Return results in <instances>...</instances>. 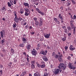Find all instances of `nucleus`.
<instances>
[{
  "label": "nucleus",
  "mask_w": 76,
  "mask_h": 76,
  "mask_svg": "<svg viewBox=\"0 0 76 76\" xmlns=\"http://www.w3.org/2000/svg\"><path fill=\"white\" fill-rule=\"evenodd\" d=\"M58 69H62L63 70H64L66 69V66L64 65V64L63 63H61L59 64V66H58Z\"/></svg>",
  "instance_id": "obj_1"
},
{
  "label": "nucleus",
  "mask_w": 76,
  "mask_h": 76,
  "mask_svg": "<svg viewBox=\"0 0 76 76\" xmlns=\"http://www.w3.org/2000/svg\"><path fill=\"white\" fill-rule=\"evenodd\" d=\"M24 10H25V13L24 14V15L25 16H28L29 14H30V13L31 12H30V11L29 10V9L28 8H25Z\"/></svg>",
  "instance_id": "obj_2"
},
{
  "label": "nucleus",
  "mask_w": 76,
  "mask_h": 76,
  "mask_svg": "<svg viewBox=\"0 0 76 76\" xmlns=\"http://www.w3.org/2000/svg\"><path fill=\"white\" fill-rule=\"evenodd\" d=\"M68 66L69 68H70L71 69H74L75 68V67H74L73 66V63H69Z\"/></svg>",
  "instance_id": "obj_3"
},
{
  "label": "nucleus",
  "mask_w": 76,
  "mask_h": 76,
  "mask_svg": "<svg viewBox=\"0 0 76 76\" xmlns=\"http://www.w3.org/2000/svg\"><path fill=\"white\" fill-rule=\"evenodd\" d=\"M15 18H14V20L16 22V23H18L19 22V18H18V17H17V15L16 14H15Z\"/></svg>",
  "instance_id": "obj_4"
},
{
  "label": "nucleus",
  "mask_w": 76,
  "mask_h": 76,
  "mask_svg": "<svg viewBox=\"0 0 76 76\" xmlns=\"http://www.w3.org/2000/svg\"><path fill=\"white\" fill-rule=\"evenodd\" d=\"M31 53L32 55L36 56L37 53V51L35 50V49H33L32 51H31Z\"/></svg>",
  "instance_id": "obj_5"
},
{
  "label": "nucleus",
  "mask_w": 76,
  "mask_h": 76,
  "mask_svg": "<svg viewBox=\"0 0 76 76\" xmlns=\"http://www.w3.org/2000/svg\"><path fill=\"white\" fill-rule=\"evenodd\" d=\"M41 76V74L40 73V72L37 71L36 72V73L34 74V76Z\"/></svg>",
  "instance_id": "obj_6"
},
{
  "label": "nucleus",
  "mask_w": 76,
  "mask_h": 76,
  "mask_svg": "<svg viewBox=\"0 0 76 76\" xmlns=\"http://www.w3.org/2000/svg\"><path fill=\"white\" fill-rule=\"evenodd\" d=\"M52 56L53 57H54L55 58H57L58 57V54H56V53H54V52H53L52 53Z\"/></svg>",
  "instance_id": "obj_7"
},
{
  "label": "nucleus",
  "mask_w": 76,
  "mask_h": 76,
  "mask_svg": "<svg viewBox=\"0 0 76 76\" xmlns=\"http://www.w3.org/2000/svg\"><path fill=\"white\" fill-rule=\"evenodd\" d=\"M58 56L57 58H62V57H63V55L61 53H60L58 52Z\"/></svg>",
  "instance_id": "obj_8"
},
{
  "label": "nucleus",
  "mask_w": 76,
  "mask_h": 76,
  "mask_svg": "<svg viewBox=\"0 0 76 76\" xmlns=\"http://www.w3.org/2000/svg\"><path fill=\"white\" fill-rule=\"evenodd\" d=\"M43 60L44 61H47L48 60V59L47 56H44L42 57Z\"/></svg>",
  "instance_id": "obj_9"
},
{
  "label": "nucleus",
  "mask_w": 76,
  "mask_h": 76,
  "mask_svg": "<svg viewBox=\"0 0 76 76\" xmlns=\"http://www.w3.org/2000/svg\"><path fill=\"white\" fill-rule=\"evenodd\" d=\"M59 71H60V70L58 69H55L54 72L55 75H57V74H58V73H59Z\"/></svg>",
  "instance_id": "obj_10"
},
{
  "label": "nucleus",
  "mask_w": 76,
  "mask_h": 76,
  "mask_svg": "<svg viewBox=\"0 0 76 76\" xmlns=\"http://www.w3.org/2000/svg\"><path fill=\"white\" fill-rule=\"evenodd\" d=\"M63 15H61V14L59 13L58 15V17L61 20H63Z\"/></svg>",
  "instance_id": "obj_11"
},
{
  "label": "nucleus",
  "mask_w": 76,
  "mask_h": 76,
  "mask_svg": "<svg viewBox=\"0 0 76 76\" xmlns=\"http://www.w3.org/2000/svg\"><path fill=\"white\" fill-rule=\"evenodd\" d=\"M23 4L24 6H26V7H27V8H29V4H28V3H26V2H24L23 3Z\"/></svg>",
  "instance_id": "obj_12"
},
{
  "label": "nucleus",
  "mask_w": 76,
  "mask_h": 76,
  "mask_svg": "<svg viewBox=\"0 0 76 76\" xmlns=\"http://www.w3.org/2000/svg\"><path fill=\"white\" fill-rule=\"evenodd\" d=\"M73 45H71L69 47V50H71V51H73L75 49V48H73Z\"/></svg>",
  "instance_id": "obj_13"
},
{
  "label": "nucleus",
  "mask_w": 76,
  "mask_h": 76,
  "mask_svg": "<svg viewBox=\"0 0 76 76\" xmlns=\"http://www.w3.org/2000/svg\"><path fill=\"white\" fill-rule=\"evenodd\" d=\"M50 34H46L45 35H44V36L46 38H48L49 37H50Z\"/></svg>",
  "instance_id": "obj_14"
},
{
  "label": "nucleus",
  "mask_w": 76,
  "mask_h": 76,
  "mask_svg": "<svg viewBox=\"0 0 76 76\" xmlns=\"http://www.w3.org/2000/svg\"><path fill=\"white\" fill-rule=\"evenodd\" d=\"M26 39L24 37H23L22 38V41L23 42V43L25 44L26 42L27 41Z\"/></svg>",
  "instance_id": "obj_15"
},
{
  "label": "nucleus",
  "mask_w": 76,
  "mask_h": 76,
  "mask_svg": "<svg viewBox=\"0 0 76 76\" xmlns=\"http://www.w3.org/2000/svg\"><path fill=\"white\" fill-rule=\"evenodd\" d=\"M40 53L41 54H43L44 55V56H45L46 54V53H45V52L44 51H41L40 52Z\"/></svg>",
  "instance_id": "obj_16"
},
{
  "label": "nucleus",
  "mask_w": 76,
  "mask_h": 76,
  "mask_svg": "<svg viewBox=\"0 0 76 76\" xmlns=\"http://www.w3.org/2000/svg\"><path fill=\"white\" fill-rule=\"evenodd\" d=\"M20 13L21 14H22L24 13V10L22 8L20 9Z\"/></svg>",
  "instance_id": "obj_17"
},
{
  "label": "nucleus",
  "mask_w": 76,
  "mask_h": 76,
  "mask_svg": "<svg viewBox=\"0 0 76 76\" xmlns=\"http://www.w3.org/2000/svg\"><path fill=\"white\" fill-rule=\"evenodd\" d=\"M6 11V9L4 7H3L1 10L2 12H4Z\"/></svg>",
  "instance_id": "obj_18"
},
{
  "label": "nucleus",
  "mask_w": 76,
  "mask_h": 76,
  "mask_svg": "<svg viewBox=\"0 0 76 76\" xmlns=\"http://www.w3.org/2000/svg\"><path fill=\"white\" fill-rule=\"evenodd\" d=\"M31 46L30 44H29L28 45H27V46H26L27 50H29V49L30 48H31Z\"/></svg>",
  "instance_id": "obj_19"
},
{
  "label": "nucleus",
  "mask_w": 76,
  "mask_h": 76,
  "mask_svg": "<svg viewBox=\"0 0 76 76\" xmlns=\"http://www.w3.org/2000/svg\"><path fill=\"white\" fill-rule=\"evenodd\" d=\"M0 34H1V38H3V35H4V34L3 32L2 31H0Z\"/></svg>",
  "instance_id": "obj_20"
},
{
  "label": "nucleus",
  "mask_w": 76,
  "mask_h": 76,
  "mask_svg": "<svg viewBox=\"0 0 76 76\" xmlns=\"http://www.w3.org/2000/svg\"><path fill=\"white\" fill-rule=\"evenodd\" d=\"M58 58L59 61L61 63L63 61V59L61 58Z\"/></svg>",
  "instance_id": "obj_21"
},
{
  "label": "nucleus",
  "mask_w": 76,
  "mask_h": 76,
  "mask_svg": "<svg viewBox=\"0 0 76 76\" xmlns=\"http://www.w3.org/2000/svg\"><path fill=\"white\" fill-rule=\"evenodd\" d=\"M19 20L21 22H23V20L21 18H19Z\"/></svg>",
  "instance_id": "obj_22"
},
{
  "label": "nucleus",
  "mask_w": 76,
  "mask_h": 76,
  "mask_svg": "<svg viewBox=\"0 0 76 76\" xmlns=\"http://www.w3.org/2000/svg\"><path fill=\"white\" fill-rule=\"evenodd\" d=\"M67 29L68 30H69V31H71L72 30V27L70 26H68L67 27Z\"/></svg>",
  "instance_id": "obj_23"
},
{
  "label": "nucleus",
  "mask_w": 76,
  "mask_h": 76,
  "mask_svg": "<svg viewBox=\"0 0 76 76\" xmlns=\"http://www.w3.org/2000/svg\"><path fill=\"white\" fill-rule=\"evenodd\" d=\"M66 4L67 6H70V4H71V2L70 1L67 2H66Z\"/></svg>",
  "instance_id": "obj_24"
},
{
  "label": "nucleus",
  "mask_w": 76,
  "mask_h": 76,
  "mask_svg": "<svg viewBox=\"0 0 76 76\" xmlns=\"http://www.w3.org/2000/svg\"><path fill=\"white\" fill-rule=\"evenodd\" d=\"M13 27L14 28L16 27V23H14L13 25Z\"/></svg>",
  "instance_id": "obj_25"
},
{
  "label": "nucleus",
  "mask_w": 76,
  "mask_h": 76,
  "mask_svg": "<svg viewBox=\"0 0 76 76\" xmlns=\"http://www.w3.org/2000/svg\"><path fill=\"white\" fill-rule=\"evenodd\" d=\"M35 24L36 26H38L39 25V22L38 21H35Z\"/></svg>",
  "instance_id": "obj_26"
},
{
  "label": "nucleus",
  "mask_w": 76,
  "mask_h": 76,
  "mask_svg": "<svg viewBox=\"0 0 76 76\" xmlns=\"http://www.w3.org/2000/svg\"><path fill=\"white\" fill-rule=\"evenodd\" d=\"M31 64H35V61L33 60L31 61Z\"/></svg>",
  "instance_id": "obj_27"
},
{
  "label": "nucleus",
  "mask_w": 76,
  "mask_h": 76,
  "mask_svg": "<svg viewBox=\"0 0 76 76\" xmlns=\"http://www.w3.org/2000/svg\"><path fill=\"white\" fill-rule=\"evenodd\" d=\"M70 26L72 28V29H73L74 28V26L72 23H70Z\"/></svg>",
  "instance_id": "obj_28"
},
{
  "label": "nucleus",
  "mask_w": 76,
  "mask_h": 76,
  "mask_svg": "<svg viewBox=\"0 0 76 76\" xmlns=\"http://www.w3.org/2000/svg\"><path fill=\"white\" fill-rule=\"evenodd\" d=\"M45 67V64H42L41 66V68H44Z\"/></svg>",
  "instance_id": "obj_29"
},
{
  "label": "nucleus",
  "mask_w": 76,
  "mask_h": 76,
  "mask_svg": "<svg viewBox=\"0 0 76 76\" xmlns=\"http://www.w3.org/2000/svg\"><path fill=\"white\" fill-rule=\"evenodd\" d=\"M66 37H65L64 38H62V41H66Z\"/></svg>",
  "instance_id": "obj_30"
},
{
  "label": "nucleus",
  "mask_w": 76,
  "mask_h": 76,
  "mask_svg": "<svg viewBox=\"0 0 76 76\" xmlns=\"http://www.w3.org/2000/svg\"><path fill=\"white\" fill-rule=\"evenodd\" d=\"M19 46L20 47H24V45L23 43H22L21 44H20L19 45Z\"/></svg>",
  "instance_id": "obj_31"
},
{
  "label": "nucleus",
  "mask_w": 76,
  "mask_h": 76,
  "mask_svg": "<svg viewBox=\"0 0 76 76\" xmlns=\"http://www.w3.org/2000/svg\"><path fill=\"white\" fill-rule=\"evenodd\" d=\"M36 10L38 12V13H39V11H40L39 9L38 8H36Z\"/></svg>",
  "instance_id": "obj_32"
},
{
  "label": "nucleus",
  "mask_w": 76,
  "mask_h": 76,
  "mask_svg": "<svg viewBox=\"0 0 76 76\" xmlns=\"http://www.w3.org/2000/svg\"><path fill=\"white\" fill-rule=\"evenodd\" d=\"M39 13H40V14L42 15H44V14L42 12L40 11H39Z\"/></svg>",
  "instance_id": "obj_33"
},
{
  "label": "nucleus",
  "mask_w": 76,
  "mask_h": 76,
  "mask_svg": "<svg viewBox=\"0 0 76 76\" xmlns=\"http://www.w3.org/2000/svg\"><path fill=\"white\" fill-rule=\"evenodd\" d=\"M31 68L33 69H34L35 68V65H34V64H32Z\"/></svg>",
  "instance_id": "obj_34"
},
{
  "label": "nucleus",
  "mask_w": 76,
  "mask_h": 76,
  "mask_svg": "<svg viewBox=\"0 0 76 76\" xmlns=\"http://www.w3.org/2000/svg\"><path fill=\"white\" fill-rule=\"evenodd\" d=\"M7 4L8 7H11V6H12V5H11V4H10V2H8Z\"/></svg>",
  "instance_id": "obj_35"
},
{
  "label": "nucleus",
  "mask_w": 76,
  "mask_h": 76,
  "mask_svg": "<svg viewBox=\"0 0 76 76\" xmlns=\"http://www.w3.org/2000/svg\"><path fill=\"white\" fill-rule=\"evenodd\" d=\"M33 20H34V21L35 22H36L37 21V18L36 17H34L33 18Z\"/></svg>",
  "instance_id": "obj_36"
},
{
  "label": "nucleus",
  "mask_w": 76,
  "mask_h": 76,
  "mask_svg": "<svg viewBox=\"0 0 76 76\" xmlns=\"http://www.w3.org/2000/svg\"><path fill=\"white\" fill-rule=\"evenodd\" d=\"M22 74V75L23 76H24V75H25L26 74V72H23L21 74Z\"/></svg>",
  "instance_id": "obj_37"
},
{
  "label": "nucleus",
  "mask_w": 76,
  "mask_h": 76,
  "mask_svg": "<svg viewBox=\"0 0 76 76\" xmlns=\"http://www.w3.org/2000/svg\"><path fill=\"white\" fill-rule=\"evenodd\" d=\"M42 21L39 22V26H42Z\"/></svg>",
  "instance_id": "obj_38"
},
{
  "label": "nucleus",
  "mask_w": 76,
  "mask_h": 76,
  "mask_svg": "<svg viewBox=\"0 0 76 76\" xmlns=\"http://www.w3.org/2000/svg\"><path fill=\"white\" fill-rule=\"evenodd\" d=\"M73 29H74L73 30V33H74V34H75V31H76V27H74Z\"/></svg>",
  "instance_id": "obj_39"
},
{
  "label": "nucleus",
  "mask_w": 76,
  "mask_h": 76,
  "mask_svg": "<svg viewBox=\"0 0 76 76\" xmlns=\"http://www.w3.org/2000/svg\"><path fill=\"white\" fill-rule=\"evenodd\" d=\"M64 48L65 49V50L66 51L67 50V49H68V47L67 46H65L64 47Z\"/></svg>",
  "instance_id": "obj_40"
},
{
  "label": "nucleus",
  "mask_w": 76,
  "mask_h": 76,
  "mask_svg": "<svg viewBox=\"0 0 76 76\" xmlns=\"http://www.w3.org/2000/svg\"><path fill=\"white\" fill-rule=\"evenodd\" d=\"M10 3L11 4V5H13V1H11V0L10 1Z\"/></svg>",
  "instance_id": "obj_41"
},
{
  "label": "nucleus",
  "mask_w": 76,
  "mask_h": 76,
  "mask_svg": "<svg viewBox=\"0 0 76 76\" xmlns=\"http://www.w3.org/2000/svg\"><path fill=\"white\" fill-rule=\"evenodd\" d=\"M72 4H76V2H75V1H74V0H72Z\"/></svg>",
  "instance_id": "obj_42"
},
{
  "label": "nucleus",
  "mask_w": 76,
  "mask_h": 76,
  "mask_svg": "<svg viewBox=\"0 0 76 76\" xmlns=\"http://www.w3.org/2000/svg\"><path fill=\"white\" fill-rule=\"evenodd\" d=\"M71 58V57L69 56L67 58V59L68 60H70V58Z\"/></svg>",
  "instance_id": "obj_43"
},
{
  "label": "nucleus",
  "mask_w": 76,
  "mask_h": 76,
  "mask_svg": "<svg viewBox=\"0 0 76 76\" xmlns=\"http://www.w3.org/2000/svg\"><path fill=\"white\" fill-rule=\"evenodd\" d=\"M25 28H26V29H28V28H29V26L28 25H27L25 26Z\"/></svg>",
  "instance_id": "obj_44"
},
{
  "label": "nucleus",
  "mask_w": 76,
  "mask_h": 76,
  "mask_svg": "<svg viewBox=\"0 0 76 76\" xmlns=\"http://www.w3.org/2000/svg\"><path fill=\"white\" fill-rule=\"evenodd\" d=\"M11 53H14V52H15V50L13 49H11Z\"/></svg>",
  "instance_id": "obj_45"
},
{
  "label": "nucleus",
  "mask_w": 76,
  "mask_h": 76,
  "mask_svg": "<svg viewBox=\"0 0 76 76\" xmlns=\"http://www.w3.org/2000/svg\"><path fill=\"white\" fill-rule=\"evenodd\" d=\"M62 28L64 29H66V27L64 26H62Z\"/></svg>",
  "instance_id": "obj_46"
},
{
  "label": "nucleus",
  "mask_w": 76,
  "mask_h": 76,
  "mask_svg": "<svg viewBox=\"0 0 76 76\" xmlns=\"http://www.w3.org/2000/svg\"><path fill=\"white\" fill-rule=\"evenodd\" d=\"M1 42L2 43H4V42H5V41H4V39H3L1 41Z\"/></svg>",
  "instance_id": "obj_47"
},
{
  "label": "nucleus",
  "mask_w": 76,
  "mask_h": 76,
  "mask_svg": "<svg viewBox=\"0 0 76 76\" xmlns=\"http://www.w3.org/2000/svg\"><path fill=\"white\" fill-rule=\"evenodd\" d=\"M73 18V20L75 19L76 18V16L75 15H74Z\"/></svg>",
  "instance_id": "obj_48"
},
{
  "label": "nucleus",
  "mask_w": 76,
  "mask_h": 76,
  "mask_svg": "<svg viewBox=\"0 0 76 76\" xmlns=\"http://www.w3.org/2000/svg\"><path fill=\"white\" fill-rule=\"evenodd\" d=\"M42 18H39V22H42Z\"/></svg>",
  "instance_id": "obj_49"
},
{
  "label": "nucleus",
  "mask_w": 76,
  "mask_h": 76,
  "mask_svg": "<svg viewBox=\"0 0 76 76\" xmlns=\"http://www.w3.org/2000/svg\"><path fill=\"white\" fill-rule=\"evenodd\" d=\"M68 36H69V37H70V36H71V35H72V34H71V33H69L68 34Z\"/></svg>",
  "instance_id": "obj_50"
},
{
  "label": "nucleus",
  "mask_w": 76,
  "mask_h": 76,
  "mask_svg": "<svg viewBox=\"0 0 76 76\" xmlns=\"http://www.w3.org/2000/svg\"><path fill=\"white\" fill-rule=\"evenodd\" d=\"M41 64H45V62L43 61H42L41 62Z\"/></svg>",
  "instance_id": "obj_51"
},
{
  "label": "nucleus",
  "mask_w": 76,
  "mask_h": 76,
  "mask_svg": "<svg viewBox=\"0 0 76 76\" xmlns=\"http://www.w3.org/2000/svg\"><path fill=\"white\" fill-rule=\"evenodd\" d=\"M54 20H55V22H56L57 20V19L56 18H54Z\"/></svg>",
  "instance_id": "obj_52"
},
{
  "label": "nucleus",
  "mask_w": 76,
  "mask_h": 76,
  "mask_svg": "<svg viewBox=\"0 0 76 76\" xmlns=\"http://www.w3.org/2000/svg\"><path fill=\"white\" fill-rule=\"evenodd\" d=\"M64 31H65V32L66 34H67V29H65Z\"/></svg>",
  "instance_id": "obj_53"
},
{
  "label": "nucleus",
  "mask_w": 76,
  "mask_h": 76,
  "mask_svg": "<svg viewBox=\"0 0 76 76\" xmlns=\"http://www.w3.org/2000/svg\"><path fill=\"white\" fill-rule=\"evenodd\" d=\"M31 35H34L35 34V32H31Z\"/></svg>",
  "instance_id": "obj_54"
},
{
  "label": "nucleus",
  "mask_w": 76,
  "mask_h": 76,
  "mask_svg": "<svg viewBox=\"0 0 76 76\" xmlns=\"http://www.w3.org/2000/svg\"><path fill=\"white\" fill-rule=\"evenodd\" d=\"M56 23H57L58 24H60V22H59V21H58V20H57L56 21Z\"/></svg>",
  "instance_id": "obj_55"
},
{
  "label": "nucleus",
  "mask_w": 76,
  "mask_h": 76,
  "mask_svg": "<svg viewBox=\"0 0 76 76\" xmlns=\"http://www.w3.org/2000/svg\"><path fill=\"white\" fill-rule=\"evenodd\" d=\"M33 28L31 26H30L29 28V29H32Z\"/></svg>",
  "instance_id": "obj_56"
},
{
  "label": "nucleus",
  "mask_w": 76,
  "mask_h": 76,
  "mask_svg": "<svg viewBox=\"0 0 76 76\" xmlns=\"http://www.w3.org/2000/svg\"><path fill=\"white\" fill-rule=\"evenodd\" d=\"M37 67H41V65L39 64H38L37 65Z\"/></svg>",
  "instance_id": "obj_57"
},
{
  "label": "nucleus",
  "mask_w": 76,
  "mask_h": 76,
  "mask_svg": "<svg viewBox=\"0 0 76 76\" xmlns=\"http://www.w3.org/2000/svg\"><path fill=\"white\" fill-rule=\"evenodd\" d=\"M16 2H16V1H14L13 2V3L14 4H16Z\"/></svg>",
  "instance_id": "obj_58"
},
{
  "label": "nucleus",
  "mask_w": 76,
  "mask_h": 76,
  "mask_svg": "<svg viewBox=\"0 0 76 76\" xmlns=\"http://www.w3.org/2000/svg\"><path fill=\"white\" fill-rule=\"evenodd\" d=\"M0 72L1 74H2V73H3V71L2 70H1L0 71Z\"/></svg>",
  "instance_id": "obj_59"
},
{
  "label": "nucleus",
  "mask_w": 76,
  "mask_h": 76,
  "mask_svg": "<svg viewBox=\"0 0 76 76\" xmlns=\"http://www.w3.org/2000/svg\"><path fill=\"white\" fill-rule=\"evenodd\" d=\"M40 41H44V38H42L40 39Z\"/></svg>",
  "instance_id": "obj_60"
},
{
  "label": "nucleus",
  "mask_w": 76,
  "mask_h": 76,
  "mask_svg": "<svg viewBox=\"0 0 76 76\" xmlns=\"http://www.w3.org/2000/svg\"><path fill=\"white\" fill-rule=\"evenodd\" d=\"M3 67V65H0V68L1 69H2Z\"/></svg>",
  "instance_id": "obj_61"
},
{
  "label": "nucleus",
  "mask_w": 76,
  "mask_h": 76,
  "mask_svg": "<svg viewBox=\"0 0 76 76\" xmlns=\"http://www.w3.org/2000/svg\"><path fill=\"white\" fill-rule=\"evenodd\" d=\"M27 60L28 62H29V58H27Z\"/></svg>",
  "instance_id": "obj_62"
},
{
  "label": "nucleus",
  "mask_w": 76,
  "mask_h": 76,
  "mask_svg": "<svg viewBox=\"0 0 76 76\" xmlns=\"http://www.w3.org/2000/svg\"><path fill=\"white\" fill-rule=\"evenodd\" d=\"M60 9H61V10H63V7H61Z\"/></svg>",
  "instance_id": "obj_63"
},
{
  "label": "nucleus",
  "mask_w": 76,
  "mask_h": 76,
  "mask_svg": "<svg viewBox=\"0 0 76 76\" xmlns=\"http://www.w3.org/2000/svg\"><path fill=\"white\" fill-rule=\"evenodd\" d=\"M71 18L72 19H73V17H72V15H71Z\"/></svg>",
  "instance_id": "obj_64"
}]
</instances>
